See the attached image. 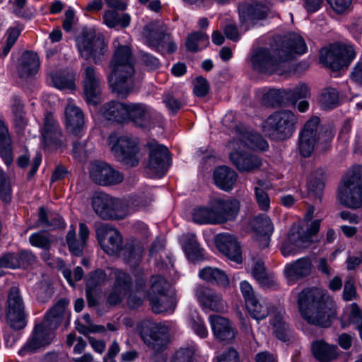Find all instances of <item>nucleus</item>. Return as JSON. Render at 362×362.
<instances>
[{
	"instance_id": "nucleus-1",
	"label": "nucleus",
	"mask_w": 362,
	"mask_h": 362,
	"mask_svg": "<svg viewBox=\"0 0 362 362\" xmlns=\"http://www.w3.org/2000/svg\"><path fill=\"white\" fill-rule=\"evenodd\" d=\"M307 47L303 38L297 33H290L280 39L275 49V56H272L267 49L259 48L253 52L250 61L252 68L261 73L284 75L289 71L287 62L293 59L296 54H303Z\"/></svg>"
},
{
	"instance_id": "nucleus-2",
	"label": "nucleus",
	"mask_w": 362,
	"mask_h": 362,
	"mask_svg": "<svg viewBox=\"0 0 362 362\" xmlns=\"http://www.w3.org/2000/svg\"><path fill=\"white\" fill-rule=\"evenodd\" d=\"M297 303L301 316L310 325L328 327L337 317L335 302L320 288L303 289L298 295Z\"/></svg>"
},
{
	"instance_id": "nucleus-3",
	"label": "nucleus",
	"mask_w": 362,
	"mask_h": 362,
	"mask_svg": "<svg viewBox=\"0 0 362 362\" xmlns=\"http://www.w3.org/2000/svg\"><path fill=\"white\" fill-rule=\"evenodd\" d=\"M110 73L107 76L112 91L123 98L133 88L132 76L134 74V58L128 45H119L110 62Z\"/></svg>"
},
{
	"instance_id": "nucleus-4",
	"label": "nucleus",
	"mask_w": 362,
	"mask_h": 362,
	"mask_svg": "<svg viewBox=\"0 0 362 362\" xmlns=\"http://www.w3.org/2000/svg\"><path fill=\"white\" fill-rule=\"evenodd\" d=\"M298 117L291 110L274 112L262 124L266 136L274 141H285L291 138L297 128Z\"/></svg>"
},
{
	"instance_id": "nucleus-5",
	"label": "nucleus",
	"mask_w": 362,
	"mask_h": 362,
	"mask_svg": "<svg viewBox=\"0 0 362 362\" xmlns=\"http://www.w3.org/2000/svg\"><path fill=\"white\" fill-rule=\"evenodd\" d=\"M338 197L341 204L349 208L362 206V165L353 166L347 171L339 186Z\"/></svg>"
},
{
	"instance_id": "nucleus-6",
	"label": "nucleus",
	"mask_w": 362,
	"mask_h": 362,
	"mask_svg": "<svg viewBox=\"0 0 362 362\" xmlns=\"http://www.w3.org/2000/svg\"><path fill=\"white\" fill-rule=\"evenodd\" d=\"M321 220L316 219L307 224L306 229L300 233L296 227L291 228L287 239L281 246V254L284 256L294 255L300 249L310 247L318 242L317 233L320 228Z\"/></svg>"
},
{
	"instance_id": "nucleus-7",
	"label": "nucleus",
	"mask_w": 362,
	"mask_h": 362,
	"mask_svg": "<svg viewBox=\"0 0 362 362\" xmlns=\"http://www.w3.org/2000/svg\"><path fill=\"white\" fill-rule=\"evenodd\" d=\"M76 45L80 56L86 60L92 58L95 64L102 62L107 51L104 37L92 30H83L76 39Z\"/></svg>"
},
{
	"instance_id": "nucleus-8",
	"label": "nucleus",
	"mask_w": 362,
	"mask_h": 362,
	"mask_svg": "<svg viewBox=\"0 0 362 362\" xmlns=\"http://www.w3.org/2000/svg\"><path fill=\"white\" fill-rule=\"evenodd\" d=\"M141 36L148 46L157 51L165 49L171 54L177 49V45L171 40L168 28L163 22L156 21L146 24L143 28Z\"/></svg>"
},
{
	"instance_id": "nucleus-9",
	"label": "nucleus",
	"mask_w": 362,
	"mask_h": 362,
	"mask_svg": "<svg viewBox=\"0 0 362 362\" xmlns=\"http://www.w3.org/2000/svg\"><path fill=\"white\" fill-rule=\"evenodd\" d=\"M354 57L355 52L352 46L333 44L320 50V61L332 70L338 71L347 66Z\"/></svg>"
},
{
	"instance_id": "nucleus-10",
	"label": "nucleus",
	"mask_w": 362,
	"mask_h": 362,
	"mask_svg": "<svg viewBox=\"0 0 362 362\" xmlns=\"http://www.w3.org/2000/svg\"><path fill=\"white\" fill-rule=\"evenodd\" d=\"M95 213L103 220L123 219L127 211L121 202L105 193H96L91 200Z\"/></svg>"
},
{
	"instance_id": "nucleus-11",
	"label": "nucleus",
	"mask_w": 362,
	"mask_h": 362,
	"mask_svg": "<svg viewBox=\"0 0 362 362\" xmlns=\"http://www.w3.org/2000/svg\"><path fill=\"white\" fill-rule=\"evenodd\" d=\"M140 335L144 344L155 354L165 351L170 341L168 327L151 322L142 325Z\"/></svg>"
},
{
	"instance_id": "nucleus-12",
	"label": "nucleus",
	"mask_w": 362,
	"mask_h": 362,
	"mask_svg": "<svg viewBox=\"0 0 362 362\" xmlns=\"http://www.w3.org/2000/svg\"><path fill=\"white\" fill-rule=\"evenodd\" d=\"M111 151L119 162L128 167L136 166L142 157L138 139L129 136H120Z\"/></svg>"
},
{
	"instance_id": "nucleus-13",
	"label": "nucleus",
	"mask_w": 362,
	"mask_h": 362,
	"mask_svg": "<svg viewBox=\"0 0 362 362\" xmlns=\"http://www.w3.org/2000/svg\"><path fill=\"white\" fill-rule=\"evenodd\" d=\"M6 320L10 327L15 330L23 329L26 325L25 304L17 286L11 287L8 293Z\"/></svg>"
},
{
	"instance_id": "nucleus-14",
	"label": "nucleus",
	"mask_w": 362,
	"mask_h": 362,
	"mask_svg": "<svg viewBox=\"0 0 362 362\" xmlns=\"http://www.w3.org/2000/svg\"><path fill=\"white\" fill-rule=\"evenodd\" d=\"M146 147L148 148L147 168L152 174L162 176L170 165L168 149L165 146L158 144L155 140L148 141Z\"/></svg>"
},
{
	"instance_id": "nucleus-15",
	"label": "nucleus",
	"mask_w": 362,
	"mask_h": 362,
	"mask_svg": "<svg viewBox=\"0 0 362 362\" xmlns=\"http://www.w3.org/2000/svg\"><path fill=\"white\" fill-rule=\"evenodd\" d=\"M89 174L91 180L101 186L117 185L124 180V175L120 172L100 161L90 163Z\"/></svg>"
},
{
	"instance_id": "nucleus-16",
	"label": "nucleus",
	"mask_w": 362,
	"mask_h": 362,
	"mask_svg": "<svg viewBox=\"0 0 362 362\" xmlns=\"http://www.w3.org/2000/svg\"><path fill=\"white\" fill-rule=\"evenodd\" d=\"M159 119L160 116L145 104H128L127 121H131L137 127L148 130L156 125Z\"/></svg>"
},
{
	"instance_id": "nucleus-17",
	"label": "nucleus",
	"mask_w": 362,
	"mask_h": 362,
	"mask_svg": "<svg viewBox=\"0 0 362 362\" xmlns=\"http://www.w3.org/2000/svg\"><path fill=\"white\" fill-rule=\"evenodd\" d=\"M97 239L102 249L108 255H115L122 249L120 233L108 223H102L95 229Z\"/></svg>"
},
{
	"instance_id": "nucleus-18",
	"label": "nucleus",
	"mask_w": 362,
	"mask_h": 362,
	"mask_svg": "<svg viewBox=\"0 0 362 362\" xmlns=\"http://www.w3.org/2000/svg\"><path fill=\"white\" fill-rule=\"evenodd\" d=\"M194 295L204 309L216 313H223L227 309V303L222 294L208 286H197Z\"/></svg>"
},
{
	"instance_id": "nucleus-19",
	"label": "nucleus",
	"mask_w": 362,
	"mask_h": 362,
	"mask_svg": "<svg viewBox=\"0 0 362 362\" xmlns=\"http://www.w3.org/2000/svg\"><path fill=\"white\" fill-rule=\"evenodd\" d=\"M83 94L89 105H97L101 93V81L94 66L88 65L84 67L82 74Z\"/></svg>"
},
{
	"instance_id": "nucleus-20",
	"label": "nucleus",
	"mask_w": 362,
	"mask_h": 362,
	"mask_svg": "<svg viewBox=\"0 0 362 362\" xmlns=\"http://www.w3.org/2000/svg\"><path fill=\"white\" fill-rule=\"evenodd\" d=\"M42 137L45 145L54 149L61 148L66 145L62 130L50 112H47L45 117Z\"/></svg>"
},
{
	"instance_id": "nucleus-21",
	"label": "nucleus",
	"mask_w": 362,
	"mask_h": 362,
	"mask_svg": "<svg viewBox=\"0 0 362 362\" xmlns=\"http://www.w3.org/2000/svg\"><path fill=\"white\" fill-rule=\"evenodd\" d=\"M209 204L214 210L217 223L235 220L240 210V202L235 199L214 198L211 200Z\"/></svg>"
},
{
	"instance_id": "nucleus-22",
	"label": "nucleus",
	"mask_w": 362,
	"mask_h": 362,
	"mask_svg": "<svg viewBox=\"0 0 362 362\" xmlns=\"http://www.w3.org/2000/svg\"><path fill=\"white\" fill-rule=\"evenodd\" d=\"M320 118L317 116L312 117L305 124L299 136L298 148L302 156L307 158L313 153L315 145V135L319 124Z\"/></svg>"
},
{
	"instance_id": "nucleus-23",
	"label": "nucleus",
	"mask_w": 362,
	"mask_h": 362,
	"mask_svg": "<svg viewBox=\"0 0 362 362\" xmlns=\"http://www.w3.org/2000/svg\"><path fill=\"white\" fill-rule=\"evenodd\" d=\"M54 327H49L48 323L42 321L35 327L33 335L26 343L23 348L19 351V354L24 355L26 352H33L37 349L49 344L52 339V330Z\"/></svg>"
},
{
	"instance_id": "nucleus-24",
	"label": "nucleus",
	"mask_w": 362,
	"mask_h": 362,
	"mask_svg": "<svg viewBox=\"0 0 362 362\" xmlns=\"http://www.w3.org/2000/svg\"><path fill=\"white\" fill-rule=\"evenodd\" d=\"M240 19L242 26L247 30L254 26L257 21L265 19L269 12V8L264 4L253 3L240 8Z\"/></svg>"
},
{
	"instance_id": "nucleus-25",
	"label": "nucleus",
	"mask_w": 362,
	"mask_h": 362,
	"mask_svg": "<svg viewBox=\"0 0 362 362\" xmlns=\"http://www.w3.org/2000/svg\"><path fill=\"white\" fill-rule=\"evenodd\" d=\"M215 241L218 250L228 259L237 263L242 262L241 248L233 235L218 234L216 235Z\"/></svg>"
},
{
	"instance_id": "nucleus-26",
	"label": "nucleus",
	"mask_w": 362,
	"mask_h": 362,
	"mask_svg": "<svg viewBox=\"0 0 362 362\" xmlns=\"http://www.w3.org/2000/svg\"><path fill=\"white\" fill-rule=\"evenodd\" d=\"M209 320L216 339L230 343L235 339L236 332L228 319L218 315H211Z\"/></svg>"
},
{
	"instance_id": "nucleus-27",
	"label": "nucleus",
	"mask_w": 362,
	"mask_h": 362,
	"mask_svg": "<svg viewBox=\"0 0 362 362\" xmlns=\"http://www.w3.org/2000/svg\"><path fill=\"white\" fill-rule=\"evenodd\" d=\"M64 115L67 131L76 136H80L85 125L82 110L72 101H69L65 107Z\"/></svg>"
},
{
	"instance_id": "nucleus-28",
	"label": "nucleus",
	"mask_w": 362,
	"mask_h": 362,
	"mask_svg": "<svg viewBox=\"0 0 362 362\" xmlns=\"http://www.w3.org/2000/svg\"><path fill=\"white\" fill-rule=\"evenodd\" d=\"M312 270L311 259L309 257H304L287 264L284 269V274L289 281H298L310 276Z\"/></svg>"
},
{
	"instance_id": "nucleus-29",
	"label": "nucleus",
	"mask_w": 362,
	"mask_h": 362,
	"mask_svg": "<svg viewBox=\"0 0 362 362\" xmlns=\"http://www.w3.org/2000/svg\"><path fill=\"white\" fill-rule=\"evenodd\" d=\"M237 148L230 153V159L240 171H252L262 165L261 159L256 155L242 153Z\"/></svg>"
},
{
	"instance_id": "nucleus-30",
	"label": "nucleus",
	"mask_w": 362,
	"mask_h": 362,
	"mask_svg": "<svg viewBox=\"0 0 362 362\" xmlns=\"http://www.w3.org/2000/svg\"><path fill=\"white\" fill-rule=\"evenodd\" d=\"M89 235V229L84 223H79V238L76 239L75 229L70 230L66 235V243L70 252L76 255L81 256L83 252V248L86 245V240Z\"/></svg>"
},
{
	"instance_id": "nucleus-31",
	"label": "nucleus",
	"mask_w": 362,
	"mask_h": 362,
	"mask_svg": "<svg viewBox=\"0 0 362 362\" xmlns=\"http://www.w3.org/2000/svg\"><path fill=\"white\" fill-rule=\"evenodd\" d=\"M103 115L107 119L123 123L127 121L128 104L112 100L103 107Z\"/></svg>"
},
{
	"instance_id": "nucleus-32",
	"label": "nucleus",
	"mask_w": 362,
	"mask_h": 362,
	"mask_svg": "<svg viewBox=\"0 0 362 362\" xmlns=\"http://www.w3.org/2000/svg\"><path fill=\"white\" fill-rule=\"evenodd\" d=\"M229 146L233 150L242 149L247 146L250 148H258L264 151L268 148V144L259 134L247 132L243 135V139L230 141Z\"/></svg>"
},
{
	"instance_id": "nucleus-33",
	"label": "nucleus",
	"mask_w": 362,
	"mask_h": 362,
	"mask_svg": "<svg viewBox=\"0 0 362 362\" xmlns=\"http://www.w3.org/2000/svg\"><path fill=\"white\" fill-rule=\"evenodd\" d=\"M238 174L227 166H220L214 173L215 184L221 189L228 192L233 187Z\"/></svg>"
},
{
	"instance_id": "nucleus-34",
	"label": "nucleus",
	"mask_w": 362,
	"mask_h": 362,
	"mask_svg": "<svg viewBox=\"0 0 362 362\" xmlns=\"http://www.w3.org/2000/svg\"><path fill=\"white\" fill-rule=\"evenodd\" d=\"M39 67L40 60L37 53L32 51H25L22 54L18 68L21 78L35 74Z\"/></svg>"
},
{
	"instance_id": "nucleus-35",
	"label": "nucleus",
	"mask_w": 362,
	"mask_h": 362,
	"mask_svg": "<svg viewBox=\"0 0 362 362\" xmlns=\"http://www.w3.org/2000/svg\"><path fill=\"white\" fill-rule=\"evenodd\" d=\"M312 352L320 362H330L337 357V347L329 345L323 340L313 342Z\"/></svg>"
},
{
	"instance_id": "nucleus-36",
	"label": "nucleus",
	"mask_w": 362,
	"mask_h": 362,
	"mask_svg": "<svg viewBox=\"0 0 362 362\" xmlns=\"http://www.w3.org/2000/svg\"><path fill=\"white\" fill-rule=\"evenodd\" d=\"M255 232L262 237L263 247H267L270 240V235L274 230V226L271 219L266 214H259L254 218L252 222Z\"/></svg>"
},
{
	"instance_id": "nucleus-37",
	"label": "nucleus",
	"mask_w": 362,
	"mask_h": 362,
	"mask_svg": "<svg viewBox=\"0 0 362 362\" xmlns=\"http://www.w3.org/2000/svg\"><path fill=\"white\" fill-rule=\"evenodd\" d=\"M199 277L209 283L216 284L220 287H228L229 286V279L226 274L218 269L211 267H206L200 270Z\"/></svg>"
},
{
	"instance_id": "nucleus-38",
	"label": "nucleus",
	"mask_w": 362,
	"mask_h": 362,
	"mask_svg": "<svg viewBox=\"0 0 362 362\" xmlns=\"http://www.w3.org/2000/svg\"><path fill=\"white\" fill-rule=\"evenodd\" d=\"M325 171L322 168L315 169L310 174L308 181V188L314 197L320 202L325 187Z\"/></svg>"
},
{
	"instance_id": "nucleus-39",
	"label": "nucleus",
	"mask_w": 362,
	"mask_h": 362,
	"mask_svg": "<svg viewBox=\"0 0 362 362\" xmlns=\"http://www.w3.org/2000/svg\"><path fill=\"white\" fill-rule=\"evenodd\" d=\"M151 310L155 313L173 311L175 307V298L168 294L158 295L148 298Z\"/></svg>"
},
{
	"instance_id": "nucleus-40",
	"label": "nucleus",
	"mask_w": 362,
	"mask_h": 362,
	"mask_svg": "<svg viewBox=\"0 0 362 362\" xmlns=\"http://www.w3.org/2000/svg\"><path fill=\"white\" fill-rule=\"evenodd\" d=\"M0 156L6 165L12 164L13 158L11 141L8 129L1 120H0Z\"/></svg>"
},
{
	"instance_id": "nucleus-41",
	"label": "nucleus",
	"mask_w": 362,
	"mask_h": 362,
	"mask_svg": "<svg viewBox=\"0 0 362 362\" xmlns=\"http://www.w3.org/2000/svg\"><path fill=\"white\" fill-rule=\"evenodd\" d=\"M50 78L53 86L58 89L74 90L76 88L74 74L67 70H60L50 74Z\"/></svg>"
},
{
	"instance_id": "nucleus-42",
	"label": "nucleus",
	"mask_w": 362,
	"mask_h": 362,
	"mask_svg": "<svg viewBox=\"0 0 362 362\" xmlns=\"http://www.w3.org/2000/svg\"><path fill=\"white\" fill-rule=\"evenodd\" d=\"M69 302L62 298L58 300L46 314L44 321L48 323L49 327L57 328L62 321L64 313Z\"/></svg>"
},
{
	"instance_id": "nucleus-43",
	"label": "nucleus",
	"mask_w": 362,
	"mask_h": 362,
	"mask_svg": "<svg viewBox=\"0 0 362 362\" xmlns=\"http://www.w3.org/2000/svg\"><path fill=\"white\" fill-rule=\"evenodd\" d=\"M114 281L112 285L115 289L129 295L132 290L133 281L131 276L120 269H115L112 272Z\"/></svg>"
},
{
	"instance_id": "nucleus-44",
	"label": "nucleus",
	"mask_w": 362,
	"mask_h": 362,
	"mask_svg": "<svg viewBox=\"0 0 362 362\" xmlns=\"http://www.w3.org/2000/svg\"><path fill=\"white\" fill-rule=\"evenodd\" d=\"M262 103L273 107L288 104L286 89H270L262 96Z\"/></svg>"
},
{
	"instance_id": "nucleus-45",
	"label": "nucleus",
	"mask_w": 362,
	"mask_h": 362,
	"mask_svg": "<svg viewBox=\"0 0 362 362\" xmlns=\"http://www.w3.org/2000/svg\"><path fill=\"white\" fill-rule=\"evenodd\" d=\"M184 249L188 259L191 261L195 262L204 259L203 250L199 247L194 235L189 234L186 236Z\"/></svg>"
},
{
	"instance_id": "nucleus-46",
	"label": "nucleus",
	"mask_w": 362,
	"mask_h": 362,
	"mask_svg": "<svg viewBox=\"0 0 362 362\" xmlns=\"http://www.w3.org/2000/svg\"><path fill=\"white\" fill-rule=\"evenodd\" d=\"M334 136V131L331 126H320V124H317L315 135L317 146H319L322 151H327Z\"/></svg>"
},
{
	"instance_id": "nucleus-47",
	"label": "nucleus",
	"mask_w": 362,
	"mask_h": 362,
	"mask_svg": "<svg viewBox=\"0 0 362 362\" xmlns=\"http://www.w3.org/2000/svg\"><path fill=\"white\" fill-rule=\"evenodd\" d=\"M56 241L54 236L45 230H41L33 233L29 238L31 245L49 251L54 242Z\"/></svg>"
},
{
	"instance_id": "nucleus-48",
	"label": "nucleus",
	"mask_w": 362,
	"mask_h": 362,
	"mask_svg": "<svg viewBox=\"0 0 362 362\" xmlns=\"http://www.w3.org/2000/svg\"><path fill=\"white\" fill-rule=\"evenodd\" d=\"M209 42V36L204 33L197 31L188 35L185 46L188 51L197 52L202 47H205Z\"/></svg>"
},
{
	"instance_id": "nucleus-49",
	"label": "nucleus",
	"mask_w": 362,
	"mask_h": 362,
	"mask_svg": "<svg viewBox=\"0 0 362 362\" xmlns=\"http://www.w3.org/2000/svg\"><path fill=\"white\" fill-rule=\"evenodd\" d=\"M170 287L168 282L160 275H153L150 279V288L148 298L158 295L168 294Z\"/></svg>"
},
{
	"instance_id": "nucleus-50",
	"label": "nucleus",
	"mask_w": 362,
	"mask_h": 362,
	"mask_svg": "<svg viewBox=\"0 0 362 362\" xmlns=\"http://www.w3.org/2000/svg\"><path fill=\"white\" fill-rule=\"evenodd\" d=\"M103 21L109 28H115L118 25L122 28H126L129 25L130 16L124 13L119 17L117 11L108 10L104 13Z\"/></svg>"
},
{
	"instance_id": "nucleus-51",
	"label": "nucleus",
	"mask_w": 362,
	"mask_h": 362,
	"mask_svg": "<svg viewBox=\"0 0 362 362\" xmlns=\"http://www.w3.org/2000/svg\"><path fill=\"white\" fill-rule=\"evenodd\" d=\"M319 103L323 109H332L339 104V93L334 88H324L319 97Z\"/></svg>"
},
{
	"instance_id": "nucleus-52",
	"label": "nucleus",
	"mask_w": 362,
	"mask_h": 362,
	"mask_svg": "<svg viewBox=\"0 0 362 362\" xmlns=\"http://www.w3.org/2000/svg\"><path fill=\"white\" fill-rule=\"evenodd\" d=\"M144 248L138 242L127 243L124 248V257L132 265H136L143 255Z\"/></svg>"
},
{
	"instance_id": "nucleus-53",
	"label": "nucleus",
	"mask_w": 362,
	"mask_h": 362,
	"mask_svg": "<svg viewBox=\"0 0 362 362\" xmlns=\"http://www.w3.org/2000/svg\"><path fill=\"white\" fill-rule=\"evenodd\" d=\"M286 91L288 104L296 105L298 100L306 99L310 96V88L305 83L299 84L293 89H286Z\"/></svg>"
},
{
	"instance_id": "nucleus-54",
	"label": "nucleus",
	"mask_w": 362,
	"mask_h": 362,
	"mask_svg": "<svg viewBox=\"0 0 362 362\" xmlns=\"http://www.w3.org/2000/svg\"><path fill=\"white\" fill-rule=\"evenodd\" d=\"M193 220L198 223H217L214 210L210 204V208L199 207L193 212Z\"/></svg>"
},
{
	"instance_id": "nucleus-55",
	"label": "nucleus",
	"mask_w": 362,
	"mask_h": 362,
	"mask_svg": "<svg viewBox=\"0 0 362 362\" xmlns=\"http://www.w3.org/2000/svg\"><path fill=\"white\" fill-rule=\"evenodd\" d=\"M245 305L251 317L257 320H263L269 315L267 306L260 303L257 298L249 300Z\"/></svg>"
},
{
	"instance_id": "nucleus-56",
	"label": "nucleus",
	"mask_w": 362,
	"mask_h": 362,
	"mask_svg": "<svg viewBox=\"0 0 362 362\" xmlns=\"http://www.w3.org/2000/svg\"><path fill=\"white\" fill-rule=\"evenodd\" d=\"M107 281L106 273L102 269H96L89 274L86 282V288L95 290L97 287L101 286Z\"/></svg>"
},
{
	"instance_id": "nucleus-57",
	"label": "nucleus",
	"mask_w": 362,
	"mask_h": 362,
	"mask_svg": "<svg viewBox=\"0 0 362 362\" xmlns=\"http://www.w3.org/2000/svg\"><path fill=\"white\" fill-rule=\"evenodd\" d=\"M11 194L10 178L3 170H0V199L8 203L11 200Z\"/></svg>"
},
{
	"instance_id": "nucleus-58",
	"label": "nucleus",
	"mask_w": 362,
	"mask_h": 362,
	"mask_svg": "<svg viewBox=\"0 0 362 362\" xmlns=\"http://www.w3.org/2000/svg\"><path fill=\"white\" fill-rule=\"evenodd\" d=\"M8 254L16 260L18 265L16 266V268L23 267L26 269L36 262L35 255L28 250H22L17 255L14 253Z\"/></svg>"
},
{
	"instance_id": "nucleus-59",
	"label": "nucleus",
	"mask_w": 362,
	"mask_h": 362,
	"mask_svg": "<svg viewBox=\"0 0 362 362\" xmlns=\"http://www.w3.org/2000/svg\"><path fill=\"white\" fill-rule=\"evenodd\" d=\"M23 108V105L20 102H16L13 107L14 122L15 124L20 129H23L27 124V119L25 118V114L24 112Z\"/></svg>"
},
{
	"instance_id": "nucleus-60",
	"label": "nucleus",
	"mask_w": 362,
	"mask_h": 362,
	"mask_svg": "<svg viewBox=\"0 0 362 362\" xmlns=\"http://www.w3.org/2000/svg\"><path fill=\"white\" fill-rule=\"evenodd\" d=\"M20 33L21 30L17 28H11L8 29L6 42V45L3 46L2 51L0 54L5 57L8 54L11 47L13 46L18 37H19Z\"/></svg>"
},
{
	"instance_id": "nucleus-61",
	"label": "nucleus",
	"mask_w": 362,
	"mask_h": 362,
	"mask_svg": "<svg viewBox=\"0 0 362 362\" xmlns=\"http://www.w3.org/2000/svg\"><path fill=\"white\" fill-rule=\"evenodd\" d=\"M194 350L190 348H180L173 356L170 362H192Z\"/></svg>"
},
{
	"instance_id": "nucleus-62",
	"label": "nucleus",
	"mask_w": 362,
	"mask_h": 362,
	"mask_svg": "<svg viewBox=\"0 0 362 362\" xmlns=\"http://www.w3.org/2000/svg\"><path fill=\"white\" fill-rule=\"evenodd\" d=\"M209 90V83L202 76H197L194 82V93L198 97L205 96Z\"/></svg>"
},
{
	"instance_id": "nucleus-63",
	"label": "nucleus",
	"mask_w": 362,
	"mask_h": 362,
	"mask_svg": "<svg viewBox=\"0 0 362 362\" xmlns=\"http://www.w3.org/2000/svg\"><path fill=\"white\" fill-rule=\"evenodd\" d=\"M128 295L120 292L111 286L109 293L107 296L106 303L110 306L119 305Z\"/></svg>"
},
{
	"instance_id": "nucleus-64",
	"label": "nucleus",
	"mask_w": 362,
	"mask_h": 362,
	"mask_svg": "<svg viewBox=\"0 0 362 362\" xmlns=\"http://www.w3.org/2000/svg\"><path fill=\"white\" fill-rule=\"evenodd\" d=\"M256 201L259 208L263 211H267L269 208L270 200L268 194L260 187H255Z\"/></svg>"
}]
</instances>
